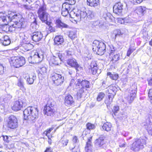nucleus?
<instances>
[{"label": "nucleus", "mask_w": 152, "mask_h": 152, "mask_svg": "<svg viewBox=\"0 0 152 152\" xmlns=\"http://www.w3.org/2000/svg\"><path fill=\"white\" fill-rule=\"evenodd\" d=\"M85 152H92V147H85Z\"/></svg>", "instance_id": "obj_50"}, {"label": "nucleus", "mask_w": 152, "mask_h": 152, "mask_svg": "<svg viewBox=\"0 0 152 152\" xmlns=\"http://www.w3.org/2000/svg\"><path fill=\"white\" fill-rule=\"evenodd\" d=\"M17 57H13L10 58L9 62L11 66H14L16 68H18Z\"/></svg>", "instance_id": "obj_25"}, {"label": "nucleus", "mask_w": 152, "mask_h": 152, "mask_svg": "<svg viewBox=\"0 0 152 152\" xmlns=\"http://www.w3.org/2000/svg\"><path fill=\"white\" fill-rule=\"evenodd\" d=\"M38 111L37 107H27L23 111L24 119L31 121H34L38 117Z\"/></svg>", "instance_id": "obj_4"}, {"label": "nucleus", "mask_w": 152, "mask_h": 152, "mask_svg": "<svg viewBox=\"0 0 152 152\" xmlns=\"http://www.w3.org/2000/svg\"><path fill=\"white\" fill-rule=\"evenodd\" d=\"M47 25H48V26L49 27V26H51V22H48L47 21H46L45 22H44Z\"/></svg>", "instance_id": "obj_61"}, {"label": "nucleus", "mask_w": 152, "mask_h": 152, "mask_svg": "<svg viewBox=\"0 0 152 152\" xmlns=\"http://www.w3.org/2000/svg\"><path fill=\"white\" fill-rule=\"evenodd\" d=\"M74 102L73 96L70 94H68L65 96L64 99V103L66 106L70 107L72 105Z\"/></svg>", "instance_id": "obj_14"}, {"label": "nucleus", "mask_w": 152, "mask_h": 152, "mask_svg": "<svg viewBox=\"0 0 152 152\" xmlns=\"http://www.w3.org/2000/svg\"><path fill=\"white\" fill-rule=\"evenodd\" d=\"M48 30L50 31V32H54L55 31V29L54 28L52 27V25L50 26L48 28Z\"/></svg>", "instance_id": "obj_55"}, {"label": "nucleus", "mask_w": 152, "mask_h": 152, "mask_svg": "<svg viewBox=\"0 0 152 152\" xmlns=\"http://www.w3.org/2000/svg\"><path fill=\"white\" fill-rule=\"evenodd\" d=\"M31 38L35 42H38L43 38V35L40 31H35L31 34Z\"/></svg>", "instance_id": "obj_15"}, {"label": "nucleus", "mask_w": 152, "mask_h": 152, "mask_svg": "<svg viewBox=\"0 0 152 152\" xmlns=\"http://www.w3.org/2000/svg\"><path fill=\"white\" fill-rule=\"evenodd\" d=\"M105 96V94L104 92H99L97 96L96 100L98 102H100L103 99Z\"/></svg>", "instance_id": "obj_34"}, {"label": "nucleus", "mask_w": 152, "mask_h": 152, "mask_svg": "<svg viewBox=\"0 0 152 152\" xmlns=\"http://www.w3.org/2000/svg\"><path fill=\"white\" fill-rule=\"evenodd\" d=\"M53 137H47L48 138V142L49 145H51L52 143V140L51 139V138Z\"/></svg>", "instance_id": "obj_57"}, {"label": "nucleus", "mask_w": 152, "mask_h": 152, "mask_svg": "<svg viewBox=\"0 0 152 152\" xmlns=\"http://www.w3.org/2000/svg\"><path fill=\"white\" fill-rule=\"evenodd\" d=\"M148 94L149 98L152 100V88L149 90Z\"/></svg>", "instance_id": "obj_51"}, {"label": "nucleus", "mask_w": 152, "mask_h": 152, "mask_svg": "<svg viewBox=\"0 0 152 152\" xmlns=\"http://www.w3.org/2000/svg\"><path fill=\"white\" fill-rule=\"evenodd\" d=\"M26 1L28 2L30 4L31 3H33L36 1V0H26Z\"/></svg>", "instance_id": "obj_60"}, {"label": "nucleus", "mask_w": 152, "mask_h": 152, "mask_svg": "<svg viewBox=\"0 0 152 152\" xmlns=\"http://www.w3.org/2000/svg\"><path fill=\"white\" fill-rule=\"evenodd\" d=\"M146 144V140L141 137L139 138L134 139V141L131 144L130 149L133 151L135 152L140 150L141 147H143V144Z\"/></svg>", "instance_id": "obj_7"}, {"label": "nucleus", "mask_w": 152, "mask_h": 152, "mask_svg": "<svg viewBox=\"0 0 152 152\" xmlns=\"http://www.w3.org/2000/svg\"><path fill=\"white\" fill-rule=\"evenodd\" d=\"M120 108L118 106L116 105L113 107L110 113L113 116H116L119 111Z\"/></svg>", "instance_id": "obj_29"}, {"label": "nucleus", "mask_w": 152, "mask_h": 152, "mask_svg": "<svg viewBox=\"0 0 152 152\" xmlns=\"http://www.w3.org/2000/svg\"><path fill=\"white\" fill-rule=\"evenodd\" d=\"M26 104V103L24 100L18 99L13 102L11 105V109L13 111L17 112L25 107Z\"/></svg>", "instance_id": "obj_11"}, {"label": "nucleus", "mask_w": 152, "mask_h": 152, "mask_svg": "<svg viewBox=\"0 0 152 152\" xmlns=\"http://www.w3.org/2000/svg\"><path fill=\"white\" fill-rule=\"evenodd\" d=\"M30 42L27 41L26 43H21V47L23 50L28 51L33 48V46L30 43Z\"/></svg>", "instance_id": "obj_21"}, {"label": "nucleus", "mask_w": 152, "mask_h": 152, "mask_svg": "<svg viewBox=\"0 0 152 152\" xmlns=\"http://www.w3.org/2000/svg\"><path fill=\"white\" fill-rule=\"evenodd\" d=\"M18 119L17 117L11 115L8 116L6 124L7 127L11 129H15L18 126Z\"/></svg>", "instance_id": "obj_9"}, {"label": "nucleus", "mask_w": 152, "mask_h": 152, "mask_svg": "<svg viewBox=\"0 0 152 152\" xmlns=\"http://www.w3.org/2000/svg\"><path fill=\"white\" fill-rule=\"evenodd\" d=\"M23 7L24 8L27 10H29L30 9V7L28 5H24Z\"/></svg>", "instance_id": "obj_62"}, {"label": "nucleus", "mask_w": 152, "mask_h": 152, "mask_svg": "<svg viewBox=\"0 0 152 152\" xmlns=\"http://www.w3.org/2000/svg\"><path fill=\"white\" fill-rule=\"evenodd\" d=\"M99 24L100 22L99 21V20H97L96 21H94L92 23L93 25L94 26L98 25Z\"/></svg>", "instance_id": "obj_58"}, {"label": "nucleus", "mask_w": 152, "mask_h": 152, "mask_svg": "<svg viewBox=\"0 0 152 152\" xmlns=\"http://www.w3.org/2000/svg\"><path fill=\"white\" fill-rule=\"evenodd\" d=\"M56 26L58 28H67L68 26L66 24L62 22L59 19L56 20Z\"/></svg>", "instance_id": "obj_32"}, {"label": "nucleus", "mask_w": 152, "mask_h": 152, "mask_svg": "<svg viewBox=\"0 0 152 152\" xmlns=\"http://www.w3.org/2000/svg\"><path fill=\"white\" fill-rule=\"evenodd\" d=\"M135 49L132 48L131 47H129L127 53V56H129L130 55L134 50Z\"/></svg>", "instance_id": "obj_49"}, {"label": "nucleus", "mask_w": 152, "mask_h": 152, "mask_svg": "<svg viewBox=\"0 0 152 152\" xmlns=\"http://www.w3.org/2000/svg\"><path fill=\"white\" fill-rule=\"evenodd\" d=\"M68 36L71 39H74L77 37L76 31H69V32Z\"/></svg>", "instance_id": "obj_37"}, {"label": "nucleus", "mask_w": 152, "mask_h": 152, "mask_svg": "<svg viewBox=\"0 0 152 152\" xmlns=\"http://www.w3.org/2000/svg\"><path fill=\"white\" fill-rule=\"evenodd\" d=\"M46 69L45 67H42L38 71H37V73L38 76H41V75H45L46 74Z\"/></svg>", "instance_id": "obj_33"}, {"label": "nucleus", "mask_w": 152, "mask_h": 152, "mask_svg": "<svg viewBox=\"0 0 152 152\" xmlns=\"http://www.w3.org/2000/svg\"><path fill=\"white\" fill-rule=\"evenodd\" d=\"M2 137L3 141L6 143H8L11 140L12 137L10 136L2 135Z\"/></svg>", "instance_id": "obj_39"}, {"label": "nucleus", "mask_w": 152, "mask_h": 152, "mask_svg": "<svg viewBox=\"0 0 152 152\" xmlns=\"http://www.w3.org/2000/svg\"><path fill=\"white\" fill-rule=\"evenodd\" d=\"M54 129L53 127H51L47 129L43 132V134L45 135L47 137H53L51 133V131Z\"/></svg>", "instance_id": "obj_31"}, {"label": "nucleus", "mask_w": 152, "mask_h": 152, "mask_svg": "<svg viewBox=\"0 0 152 152\" xmlns=\"http://www.w3.org/2000/svg\"><path fill=\"white\" fill-rule=\"evenodd\" d=\"M112 127V124L108 122L104 123L102 126L103 129L107 132L110 131Z\"/></svg>", "instance_id": "obj_27"}, {"label": "nucleus", "mask_w": 152, "mask_h": 152, "mask_svg": "<svg viewBox=\"0 0 152 152\" xmlns=\"http://www.w3.org/2000/svg\"><path fill=\"white\" fill-rule=\"evenodd\" d=\"M116 50V48L113 45H112L110 46V51L109 53L110 56H111L112 55H113Z\"/></svg>", "instance_id": "obj_42"}, {"label": "nucleus", "mask_w": 152, "mask_h": 152, "mask_svg": "<svg viewBox=\"0 0 152 152\" xmlns=\"http://www.w3.org/2000/svg\"><path fill=\"white\" fill-rule=\"evenodd\" d=\"M34 77H28L27 79V81L29 84H32L34 81Z\"/></svg>", "instance_id": "obj_47"}, {"label": "nucleus", "mask_w": 152, "mask_h": 152, "mask_svg": "<svg viewBox=\"0 0 152 152\" xmlns=\"http://www.w3.org/2000/svg\"><path fill=\"white\" fill-rule=\"evenodd\" d=\"M4 67L2 64H0V75H2L4 73Z\"/></svg>", "instance_id": "obj_52"}, {"label": "nucleus", "mask_w": 152, "mask_h": 152, "mask_svg": "<svg viewBox=\"0 0 152 152\" xmlns=\"http://www.w3.org/2000/svg\"><path fill=\"white\" fill-rule=\"evenodd\" d=\"M24 20V19L19 13L9 12L8 15H7L2 12L0 13V24L6 25V28H8V31H10L12 28L11 26H7L9 22L13 21L15 24L12 25V27L14 28H20L22 27Z\"/></svg>", "instance_id": "obj_1"}, {"label": "nucleus", "mask_w": 152, "mask_h": 152, "mask_svg": "<svg viewBox=\"0 0 152 152\" xmlns=\"http://www.w3.org/2000/svg\"><path fill=\"white\" fill-rule=\"evenodd\" d=\"M44 152H53V149L51 147H47Z\"/></svg>", "instance_id": "obj_54"}, {"label": "nucleus", "mask_w": 152, "mask_h": 152, "mask_svg": "<svg viewBox=\"0 0 152 152\" xmlns=\"http://www.w3.org/2000/svg\"><path fill=\"white\" fill-rule=\"evenodd\" d=\"M146 129L148 132H151L152 131V128L150 129L149 127L148 126H147V127H146Z\"/></svg>", "instance_id": "obj_59"}, {"label": "nucleus", "mask_w": 152, "mask_h": 152, "mask_svg": "<svg viewBox=\"0 0 152 152\" xmlns=\"http://www.w3.org/2000/svg\"><path fill=\"white\" fill-rule=\"evenodd\" d=\"M7 147L9 149H11L15 147L14 144L12 143L11 144L7 145Z\"/></svg>", "instance_id": "obj_53"}, {"label": "nucleus", "mask_w": 152, "mask_h": 152, "mask_svg": "<svg viewBox=\"0 0 152 152\" xmlns=\"http://www.w3.org/2000/svg\"><path fill=\"white\" fill-rule=\"evenodd\" d=\"M77 83L75 84V88L78 89L77 91L76 96L77 99H80L82 96L85 91H88V89L90 88V83L86 80H81L78 79Z\"/></svg>", "instance_id": "obj_3"}, {"label": "nucleus", "mask_w": 152, "mask_h": 152, "mask_svg": "<svg viewBox=\"0 0 152 152\" xmlns=\"http://www.w3.org/2000/svg\"><path fill=\"white\" fill-rule=\"evenodd\" d=\"M18 86L21 89L24 88L23 86V82L21 79H20L18 82Z\"/></svg>", "instance_id": "obj_44"}, {"label": "nucleus", "mask_w": 152, "mask_h": 152, "mask_svg": "<svg viewBox=\"0 0 152 152\" xmlns=\"http://www.w3.org/2000/svg\"><path fill=\"white\" fill-rule=\"evenodd\" d=\"M145 11L141 7H139L136 10V12L140 16H142L144 13Z\"/></svg>", "instance_id": "obj_40"}, {"label": "nucleus", "mask_w": 152, "mask_h": 152, "mask_svg": "<svg viewBox=\"0 0 152 152\" xmlns=\"http://www.w3.org/2000/svg\"><path fill=\"white\" fill-rule=\"evenodd\" d=\"M86 129L90 130H93L95 128V126L94 124L89 122L86 124Z\"/></svg>", "instance_id": "obj_41"}, {"label": "nucleus", "mask_w": 152, "mask_h": 152, "mask_svg": "<svg viewBox=\"0 0 152 152\" xmlns=\"http://www.w3.org/2000/svg\"><path fill=\"white\" fill-rule=\"evenodd\" d=\"M90 67L91 68L92 75H98V74L96 75L97 73L98 67L96 61H92L90 64Z\"/></svg>", "instance_id": "obj_19"}, {"label": "nucleus", "mask_w": 152, "mask_h": 152, "mask_svg": "<svg viewBox=\"0 0 152 152\" xmlns=\"http://www.w3.org/2000/svg\"><path fill=\"white\" fill-rule=\"evenodd\" d=\"M87 15L86 18V20H89L93 19L94 17V12L91 10H88L87 12Z\"/></svg>", "instance_id": "obj_30"}, {"label": "nucleus", "mask_w": 152, "mask_h": 152, "mask_svg": "<svg viewBox=\"0 0 152 152\" xmlns=\"http://www.w3.org/2000/svg\"><path fill=\"white\" fill-rule=\"evenodd\" d=\"M148 85L152 86V77L148 79Z\"/></svg>", "instance_id": "obj_56"}, {"label": "nucleus", "mask_w": 152, "mask_h": 152, "mask_svg": "<svg viewBox=\"0 0 152 152\" xmlns=\"http://www.w3.org/2000/svg\"><path fill=\"white\" fill-rule=\"evenodd\" d=\"M46 7L43 6L40 7L38 11V17L42 22H45L49 17V15L46 12Z\"/></svg>", "instance_id": "obj_12"}, {"label": "nucleus", "mask_w": 152, "mask_h": 152, "mask_svg": "<svg viewBox=\"0 0 152 152\" xmlns=\"http://www.w3.org/2000/svg\"><path fill=\"white\" fill-rule=\"evenodd\" d=\"M92 46L93 51L96 52L97 54L102 55L104 53L106 46L104 43L97 40H94L93 42Z\"/></svg>", "instance_id": "obj_6"}, {"label": "nucleus", "mask_w": 152, "mask_h": 152, "mask_svg": "<svg viewBox=\"0 0 152 152\" xmlns=\"http://www.w3.org/2000/svg\"><path fill=\"white\" fill-rule=\"evenodd\" d=\"M137 87L135 85H132L127 89V95L126 99L129 103H132L136 97Z\"/></svg>", "instance_id": "obj_8"}, {"label": "nucleus", "mask_w": 152, "mask_h": 152, "mask_svg": "<svg viewBox=\"0 0 152 152\" xmlns=\"http://www.w3.org/2000/svg\"><path fill=\"white\" fill-rule=\"evenodd\" d=\"M113 56L112 55L111 56H110V58H111L110 62L114 64L119 60V56L118 54L114 55L112 56Z\"/></svg>", "instance_id": "obj_35"}, {"label": "nucleus", "mask_w": 152, "mask_h": 152, "mask_svg": "<svg viewBox=\"0 0 152 152\" xmlns=\"http://www.w3.org/2000/svg\"><path fill=\"white\" fill-rule=\"evenodd\" d=\"M43 58L42 54L38 52H33L31 56L28 58V60L30 63L34 64L40 62Z\"/></svg>", "instance_id": "obj_10"}, {"label": "nucleus", "mask_w": 152, "mask_h": 152, "mask_svg": "<svg viewBox=\"0 0 152 152\" xmlns=\"http://www.w3.org/2000/svg\"><path fill=\"white\" fill-rule=\"evenodd\" d=\"M67 63L71 66L75 68L77 71H81L82 69V68L78 64L75 59L72 58L68 60Z\"/></svg>", "instance_id": "obj_13"}, {"label": "nucleus", "mask_w": 152, "mask_h": 152, "mask_svg": "<svg viewBox=\"0 0 152 152\" xmlns=\"http://www.w3.org/2000/svg\"><path fill=\"white\" fill-rule=\"evenodd\" d=\"M54 83L56 86H59L64 81V77H55L53 79Z\"/></svg>", "instance_id": "obj_24"}, {"label": "nucleus", "mask_w": 152, "mask_h": 152, "mask_svg": "<svg viewBox=\"0 0 152 152\" xmlns=\"http://www.w3.org/2000/svg\"><path fill=\"white\" fill-rule=\"evenodd\" d=\"M17 60L18 62V68L21 67L25 64L26 63L25 58L23 57H17Z\"/></svg>", "instance_id": "obj_28"}, {"label": "nucleus", "mask_w": 152, "mask_h": 152, "mask_svg": "<svg viewBox=\"0 0 152 152\" xmlns=\"http://www.w3.org/2000/svg\"><path fill=\"white\" fill-rule=\"evenodd\" d=\"M72 10L71 5L66 3H64L62 6L61 14L63 16H66L69 14L71 18L76 19V20H75L76 21L86 20L87 14L85 8H82L77 11H74Z\"/></svg>", "instance_id": "obj_2"}, {"label": "nucleus", "mask_w": 152, "mask_h": 152, "mask_svg": "<svg viewBox=\"0 0 152 152\" xmlns=\"http://www.w3.org/2000/svg\"><path fill=\"white\" fill-rule=\"evenodd\" d=\"M115 95L108 93L107 96L106 97L104 100V102L107 106H110L113 101V99L114 98Z\"/></svg>", "instance_id": "obj_23"}, {"label": "nucleus", "mask_w": 152, "mask_h": 152, "mask_svg": "<svg viewBox=\"0 0 152 152\" xmlns=\"http://www.w3.org/2000/svg\"><path fill=\"white\" fill-rule=\"evenodd\" d=\"M119 21H121V23L122 24H125V23L124 22V19H120V20H119Z\"/></svg>", "instance_id": "obj_64"}, {"label": "nucleus", "mask_w": 152, "mask_h": 152, "mask_svg": "<svg viewBox=\"0 0 152 152\" xmlns=\"http://www.w3.org/2000/svg\"><path fill=\"white\" fill-rule=\"evenodd\" d=\"M31 27L34 29H37L38 27V26L37 25V22L35 20L31 23Z\"/></svg>", "instance_id": "obj_48"}, {"label": "nucleus", "mask_w": 152, "mask_h": 152, "mask_svg": "<svg viewBox=\"0 0 152 152\" xmlns=\"http://www.w3.org/2000/svg\"><path fill=\"white\" fill-rule=\"evenodd\" d=\"M64 42L63 37L60 35L56 36L54 39L55 45L57 46L61 45Z\"/></svg>", "instance_id": "obj_22"}, {"label": "nucleus", "mask_w": 152, "mask_h": 152, "mask_svg": "<svg viewBox=\"0 0 152 152\" xmlns=\"http://www.w3.org/2000/svg\"><path fill=\"white\" fill-rule=\"evenodd\" d=\"M21 36H23L22 40L21 43H26L27 42V41H30V38H29L28 36H26L23 34H22Z\"/></svg>", "instance_id": "obj_43"}, {"label": "nucleus", "mask_w": 152, "mask_h": 152, "mask_svg": "<svg viewBox=\"0 0 152 152\" xmlns=\"http://www.w3.org/2000/svg\"><path fill=\"white\" fill-rule=\"evenodd\" d=\"M68 141V140L66 138L62 137L61 139L60 143L63 146H65L67 145Z\"/></svg>", "instance_id": "obj_38"}, {"label": "nucleus", "mask_w": 152, "mask_h": 152, "mask_svg": "<svg viewBox=\"0 0 152 152\" xmlns=\"http://www.w3.org/2000/svg\"><path fill=\"white\" fill-rule=\"evenodd\" d=\"M87 4L91 7H96L99 4V0H87Z\"/></svg>", "instance_id": "obj_26"}, {"label": "nucleus", "mask_w": 152, "mask_h": 152, "mask_svg": "<svg viewBox=\"0 0 152 152\" xmlns=\"http://www.w3.org/2000/svg\"><path fill=\"white\" fill-rule=\"evenodd\" d=\"M123 9V5L120 2H118L114 5L113 7V11L115 13L121 15Z\"/></svg>", "instance_id": "obj_16"}, {"label": "nucleus", "mask_w": 152, "mask_h": 152, "mask_svg": "<svg viewBox=\"0 0 152 152\" xmlns=\"http://www.w3.org/2000/svg\"><path fill=\"white\" fill-rule=\"evenodd\" d=\"M0 37H1V44L4 46H7L11 42L10 39L8 36L5 35L2 33H0Z\"/></svg>", "instance_id": "obj_18"}, {"label": "nucleus", "mask_w": 152, "mask_h": 152, "mask_svg": "<svg viewBox=\"0 0 152 152\" xmlns=\"http://www.w3.org/2000/svg\"><path fill=\"white\" fill-rule=\"evenodd\" d=\"M118 90V86L116 84H111L108 87V91L109 94H112L115 95Z\"/></svg>", "instance_id": "obj_20"}, {"label": "nucleus", "mask_w": 152, "mask_h": 152, "mask_svg": "<svg viewBox=\"0 0 152 152\" xmlns=\"http://www.w3.org/2000/svg\"><path fill=\"white\" fill-rule=\"evenodd\" d=\"M114 34L115 35V39L117 37L120 36L121 35H122L123 33L121 32L120 30L117 29L114 31Z\"/></svg>", "instance_id": "obj_46"}, {"label": "nucleus", "mask_w": 152, "mask_h": 152, "mask_svg": "<svg viewBox=\"0 0 152 152\" xmlns=\"http://www.w3.org/2000/svg\"><path fill=\"white\" fill-rule=\"evenodd\" d=\"M58 58L53 56L51 59L49 63L54 65H57L58 64Z\"/></svg>", "instance_id": "obj_36"}, {"label": "nucleus", "mask_w": 152, "mask_h": 152, "mask_svg": "<svg viewBox=\"0 0 152 152\" xmlns=\"http://www.w3.org/2000/svg\"><path fill=\"white\" fill-rule=\"evenodd\" d=\"M58 60L59 59H60L62 61V60H63V59L62 58L61 54H59L58 55Z\"/></svg>", "instance_id": "obj_63"}, {"label": "nucleus", "mask_w": 152, "mask_h": 152, "mask_svg": "<svg viewBox=\"0 0 152 152\" xmlns=\"http://www.w3.org/2000/svg\"><path fill=\"white\" fill-rule=\"evenodd\" d=\"M55 102L52 99H49L47 103L44 106L43 113L44 115L53 117L57 113V109L55 107Z\"/></svg>", "instance_id": "obj_5"}, {"label": "nucleus", "mask_w": 152, "mask_h": 152, "mask_svg": "<svg viewBox=\"0 0 152 152\" xmlns=\"http://www.w3.org/2000/svg\"><path fill=\"white\" fill-rule=\"evenodd\" d=\"M105 137L103 136H101L97 139L95 141V144L99 147L101 148H103L104 146L106 144V142L105 141Z\"/></svg>", "instance_id": "obj_17"}, {"label": "nucleus", "mask_w": 152, "mask_h": 152, "mask_svg": "<svg viewBox=\"0 0 152 152\" xmlns=\"http://www.w3.org/2000/svg\"><path fill=\"white\" fill-rule=\"evenodd\" d=\"M92 137H90L88 140V141L86 142V146L85 147H92V145L91 141L92 139Z\"/></svg>", "instance_id": "obj_45"}]
</instances>
